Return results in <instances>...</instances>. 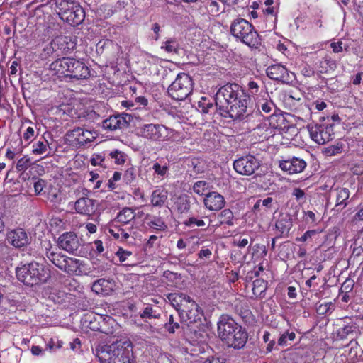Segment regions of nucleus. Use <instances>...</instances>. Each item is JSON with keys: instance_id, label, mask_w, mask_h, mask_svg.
<instances>
[{"instance_id": "f257e3e1", "label": "nucleus", "mask_w": 363, "mask_h": 363, "mask_svg": "<svg viewBox=\"0 0 363 363\" xmlns=\"http://www.w3.org/2000/svg\"><path fill=\"white\" fill-rule=\"evenodd\" d=\"M249 97L237 84H227L216 92L215 103L223 116L251 121L248 110Z\"/></svg>"}, {"instance_id": "f03ea898", "label": "nucleus", "mask_w": 363, "mask_h": 363, "mask_svg": "<svg viewBox=\"0 0 363 363\" xmlns=\"http://www.w3.org/2000/svg\"><path fill=\"white\" fill-rule=\"evenodd\" d=\"M218 337L228 347L242 348L248 338L245 328L228 315H222L217 323Z\"/></svg>"}, {"instance_id": "7ed1b4c3", "label": "nucleus", "mask_w": 363, "mask_h": 363, "mask_svg": "<svg viewBox=\"0 0 363 363\" xmlns=\"http://www.w3.org/2000/svg\"><path fill=\"white\" fill-rule=\"evenodd\" d=\"M101 363H135L132 344L130 341L118 342L97 351Z\"/></svg>"}, {"instance_id": "20e7f679", "label": "nucleus", "mask_w": 363, "mask_h": 363, "mask_svg": "<svg viewBox=\"0 0 363 363\" xmlns=\"http://www.w3.org/2000/svg\"><path fill=\"white\" fill-rule=\"evenodd\" d=\"M50 69L59 77H69L76 79H84L90 75L89 67L72 57L57 59L50 65Z\"/></svg>"}, {"instance_id": "39448f33", "label": "nucleus", "mask_w": 363, "mask_h": 363, "mask_svg": "<svg viewBox=\"0 0 363 363\" xmlns=\"http://www.w3.org/2000/svg\"><path fill=\"white\" fill-rule=\"evenodd\" d=\"M136 213L132 208L125 207L121 210L112 221L108 231L114 238L121 242H127L131 237L133 230V221Z\"/></svg>"}, {"instance_id": "423d86ee", "label": "nucleus", "mask_w": 363, "mask_h": 363, "mask_svg": "<svg viewBox=\"0 0 363 363\" xmlns=\"http://www.w3.org/2000/svg\"><path fill=\"white\" fill-rule=\"evenodd\" d=\"M16 274L21 282L30 286L44 284L50 278V270L43 264L36 262L18 267Z\"/></svg>"}, {"instance_id": "0eeeda50", "label": "nucleus", "mask_w": 363, "mask_h": 363, "mask_svg": "<svg viewBox=\"0 0 363 363\" xmlns=\"http://www.w3.org/2000/svg\"><path fill=\"white\" fill-rule=\"evenodd\" d=\"M230 32L236 38L252 48H257L260 43L258 33L253 26L243 18L235 20L230 26Z\"/></svg>"}, {"instance_id": "6e6552de", "label": "nucleus", "mask_w": 363, "mask_h": 363, "mask_svg": "<svg viewBox=\"0 0 363 363\" xmlns=\"http://www.w3.org/2000/svg\"><path fill=\"white\" fill-rule=\"evenodd\" d=\"M193 82L190 76L186 73L177 74L174 81L168 87V94L177 101H183L191 93Z\"/></svg>"}, {"instance_id": "1a4fd4ad", "label": "nucleus", "mask_w": 363, "mask_h": 363, "mask_svg": "<svg viewBox=\"0 0 363 363\" xmlns=\"http://www.w3.org/2000/svg\"><path fill=\"white\" fill-rule=\"evenodd\" d=\"M61 18L72 26L79 25L85 18V12L79 3L62 0L60 4Z\"/></svg>"}, {"instance_id": "9d476101", "label": "nucleus", "mask_w": 363, "mask_h": 363, "mask_svg": "<svg viewBox=\"0 0 363 363\" xmlns=\"http://www.w3.org/2000/svg\"><path fill=\"white\" fill-rule=\"evenodd\" d=\"M97 133L82 127H77L67 133V143L75 148H82L89 145L96 138Z\"/></svg>"}, {"instance_id": "9b49d317", "label": "nucleus", "mask_w": 363, "mask_h": 363, "mask_svg": "<svg viewBox=\"0 0 363 363\" xmlns=\"http://www.w3.org/2000/svg\"><path fill=\"white\" fill-rule=\"evenodd\" d=\"M308 130L311 138L318 145H323L333 138V125H308Z\"/></svg>"}, {"instance_id": "f8f14e48", "label": "nucleus", "mask_w": 363, "mask_h": 363, "mask_svg": "<svg viewBox=\"0 0 363 363\" xmlns=\"http://www.w3.org/2000/svg\"><path fill=\"white\" fill-rule=\"evenodd\" d=\"M259 165V162L255 157L248 155L235 160L233 168L240 174L250 176L255 172Z\"/></svg>"}, {"instance_id": "ddd939ff", "label": "nucleus", "mask_w": 363, "mask_h": 363, "mask_svg": "<svg viewBox=\"0 0 363 363\" xmlns=\"http://www.w3.org/2000/svg\"><path fill=\"white\" fill-rule=\"evenodd\" d=\"M142 137L154 141H162L168 137V129L163 125L145 124L140 128Z\"/></svg>"}, {"instance_id": "4468645a", "label": "nucleus", "mask_w": 363, "mask_h": 363, "mask_svg": "<svg viewBox=\"0 0 363 363\" xmlns=\"http://www.w3.org/2000/svg\"><path fill=\"white\" fill-rule=\"evenodd\" d=\"M306 162L298 157H288L279 161V167L289 174H294L302 172L306 167Z\"/></svg>"}, {"instance_id": "2eb2a0df", "label": "nucleus", "mask_w": 363, "mask_h": 363, "mask_svg": "<svg viewBox=\"0 0 363 363\" xmlns=\"http://www.w3.org/2000/svg\"><path fill=\"white\" fill-rule=\"evenodd\" d=\"M267 93H264L261 97L256 99L257 110H254L250 113L251 121H261L264 117L261 114V111L265 113H270L274 108V104L270 99H268Z\"/></svg>"}, {"instance_id": "dca6fc26", "label": "nucleus", "mask_w": 363, "mask_h": 363, "mask_svg": "<svg viewBox=\"0 0 363 363\" xmlns=\"http://www.w3.org/2000/svg\"><path fill=\"white\" fill-rule=\"evenodd\" d=\"M267 75L273 80L289 83L294 78V74L289 72L286 67L280 64H275L267 69Z\"/></svg>"}, {"instance_id": "f3484780", "label": "nucleus", "mask_w": 363, "mask_h": 363, "mask_svg": "<svg viewBox=\"0 0 363 363\" xmlns=\"http://www.w3.org/2000/svg\"><path fill=\"white\" fill-rule=\"evenodd\" d=\"M58 245L69 253H74L80 247L81 241L75 233L67 232L59 237Z\"/></svg>"}, {"instance_id": "a211bd4d", "label": "nucleus", "mask_w": 363, "mask_h": 363, "mask_svg": "<svg viewBox=\"0 0 363 363\" xmlns=\"http://www.w3.org/2000/svg\"><path fill=\"white\" fill-rule=\"evenodd\" d=\"M7 242L15 248H21L30 242L27 233L22 228L9 230L6 233Z\"/></svg>"}, {"instance_id": "6ab92c4d", "label": "nucleus", "mask_w": 363, "mask_h": 363, "mask_svg": "<svg viewBox=\"0 0 363 363\" xmlns=\"http://www.w3.org/2000/svg\"><path fill=\"white\" fill-rule=\"evenodd\" d=\"M203 315V311L192 299L188 306L180 312L179 317L183 321L189 324L200 320Z\"/></svg>"}, {"instance_id": "aec40b11", "label": "nucleus", "mask_w": 363, "mask_h": 363, "mask_svg": "<svg viewBox=\"0 0 363 363\" xmlns=\"http://www.w3.org/2000/svg\"><path fill=\"white\" fill-rule=\"evenodd\" d=\"M74 207L77 213L91 216L96 211V201L88 196H82L74 202Z\"/></svg>"}, {"instance_id": "412c9836", "label": "nucleus", "mask_w": 363, "mask_h": 363, "mask_svg": "<svg viewBox=\"0 0 363 363\" xmlns=\"http://www.w3.org/2000/svg\"><path fill=\"white\" fill-rule=\"evenodd\" d=\"M225 198L216 191L208 192L203 198V205L209 211H219L225 206Z\"/></svg>"}, {"instance_id": "4be33fe9", "label": "nucleus", "mask_w": 363, "mask_h": 363, "mask_svg": "<svg viewBox=\"0 0 363 363\" xmlns=\"http://www.w3.org/2000/svg\"><path fill=\"white\" fill-rule=\"evenodd\" d=\"M131 116L130 115H118L113 116L106 119L103 122V127L104 129L113 131L118 129H122L127 127L128 123L130 121Z\"/></svg>"}, {"instance_id": "5701e85b", "label": "nucleus", "mask_w": 363, "mask_h": 363, "mask_svg": "<svg viewBox=\"0 0 363 363\" xmlns=\"http://www.w3.org/2000/svg\"><path fill=\"white\" fill-rule=\"evenodd\" d=\"M167 299L178 311L179 315H180V312L182 311L184 308H186L192 301V298L189 296L182 292L168 294L167 295Z\"/></svg>"}, {"instance_id": "b1692460", "label": "nucleus", "mask_w": 363, "mask_h": 363, "mask_svg": "<svg viewBox=\"0 0 363 363\" xmlns=\"http://www.w3.org/2000/svg\"><path fill=\"white\" fill-rule=\"evenodd\" d=\"M69 274L82 275L86 274V265L84 261L77 259L76 258H67L65 269L63 270Z\"/></svg>"}, {"instance_id": "393cba45", "label": "nucleus", "mask_w": 363, "mask_h": 363, "mask_svg": "<svg viewBox=\"0 0 363 363\" xmlns=\"http://www.w3.org/2000/svg\"><path fill=\"white\" fill-rule=\"evenodd\" d=\"M115 284L113 281L105 279H99L94 281L91 289L97 294L103 296L109 295L113 290Z\"/></svg>"}, {"instance_id": "a878e982", "label": "nucleus", "mask_w": 363, "mask_h": 363, "mask_svg": "<svg viewBox=\"0 0 363 363\" xmlns=\"http://www.w3.org/2000/svg\"><path fill=\"white\" fill-rule=\"evenodd\" d=\"M275 226L281 234H288L293 226L292 216L288 213H281Z\"/></svg>"}, {"instance_id": "bb28decb", "label": "nucleus", "mask_w": 363, "mask_h": 363, "mask_svg": "<svg viewBox=\"0 0 363 363\" xmlns=\"http://www.w3.org/2000/svg\"><path fill=\"white\" fill-rule=\"evenodd\" d=\"M173 208L179 213H187L190 209V197L186 194H182L173 199Z\"/></svg>"}, {"instance_id": "cd10ccee", "label": "nucleus", "mask_w": 363, "mask_h": 363, "mask_svg": "<svg viewBox=\"0 0 363 363\" xmlns=\"http://www.w3.org/2000/svg\"><path fill=\"white\" fill-rule=\"evenodd\" d=\"M168 197V192L164 188L160 187L154 190L151 194V203L154 206H162Z\"/></svg>"}, {"instance_id": "c85d7f7f", "label": "nucleus", "mask_w": 363, "mask_h": 363, "mask_svg": "<svg viewBox=\"0 0 363 363\" xmlns=\"http://www.w3.org/2000/svg\"><path fill=\"white\" fill-rule=\"evenodd\" d=\"M350 191L346 188H341L337 190L335 208L337 211L345 208L347 205V200L350 197Z\"/></svg>"}, {"instance_id": "c756f323", "label": "nucleus", "mask_w": 363, "mask_h": 363, "mask_svg": "<svg viewBox=\"0 0 363 363\" xmlns=\"http://www.w3.org/2000/svg\"><path fill=\"white\" fill-rule=\"evenodd\" d=\"M147 224L148 227L155 231H165L167 229V225L164 219L160 216H150L147 218Z\"/></svg>"}, {"instance_id": "7c9ffc66", "label": "nucleus", "mask_w": 363, "mask_h": 363, "mask_svg": "<svg viewBox=\"0 0 363 363\" xmlns=\"http://www.w3.org/2000/svg\"><path fill=\"white\" fill-rule=\"evenodd\" d=\"M47 257L57 267L60 269L61 270H64L65 269L66 262L68 257L62 255L60 253H57L54 252H47Z\"/></svg>"}, {"instance_id": "2f4dec72", "label": "nucleus", "mask_w": 363, "mask_h": 363, "mask_svg": "<svg viewBox=\"0 0 363 363\" xmlns=\"http://www.w3.org/2000/svg\"><path fill=\"white\" fill-rule=\"evenodd\" d=\"M337 67L336 62L329 57H325L320 60L318 70L320 73H328L335 69Z\"/></svg>"}, {"instance_id": "473e14b6", "label": "nucleus", "mask_w": 363, "mask_h": 363, "mask_svg": "<svg viewBox=\"0 0 363 363\" xmlns=\"http://www.w3.org/2000/svg\"><path fill=\"white\" fill-rule=\"evenodd\" d=\"M218 218L219 220L218 224L216 226H220L223 224H226L229 226L233 225V218L234 215L231 210L230 209H224L223 210L218 216Z\"/></svg>"}, {"instance_id": "72a5a7b5", "label": "nucleus", "mask_w": 363, "mask_h": 363, "mask_svg": "<svg viewBox=\"0 0 363 363\" xmlns=\"http://www.w3.org/2000/svg\"><path fill=\"white\" fill-rule=\"evenodd\" d=\"M267 289V282L262 279H257L253 281L252 292L256 297L262 298Z\"/></svg>"}, {"instance_id": "f704fd0d", "label": "nucleus", "mask_w": 363, "mask_h": 363, "mask_svg": "<svg viewBox=\"0 0 363 363\" xmlns=\"http://www.w3.org/2000/svg\"><path fill=\"white\" fill-rule=\"evenodd\" d=\"M357 328L355 323L352 322L349 323L338 330L337 335L341 339L347 338L350 335L354 333L357 330Z\"/></svg>"}, {"instance_id": "c9c22d12", "label": "nucleus", "mask_w": 363, "mask_h": 363, "mask_svg": "<svg viewBox=\"0 0 363 363\" xmlns=\"http://www.w3.org/2000/svg\"><path fill=\"white\" fill-rule=\"evenodd\" d=\"M161 49L169 53H176L179 49V43L176 39L169 38L162 43Z\"/></svg>"}, {"instance_id": "e433bc0d", "label": "nucleus", "mask_w": 363, "mask_h": 363, "mask_svg": "<svg viewBox=\"0 0 363 363\" xmlns=\"http://www.w3.org/2000/svg\"><path fill=\"white\" fill-rule=\"evenodd\" d=\"M108 157L114 160L116 164H123L127 160V155L123 152L115 150L108 154Z\"/></svg>"}, {"instance_id": "4c0bfd02", "label": "nucleus", "mask_w": 363, "mask_h": 363, "mask_svg": "<svg viewBox=\"0 0 363 363\" xmlns=\"http://www.w3.org/2000/svg\"><path fill=\"white\" fill-rule=\"evenodd\" d=\"M152 169L154 174L161 179H163L169 172V167L166 164L162 165L159 162L154 163Z\"/></svg>"}, {"instance_id": "58836bf2", "label": "nucleus", "mask_w": 363, "mask_h": 363, "mask_svg": "<svg viewBox=\"0 0 363 363\" xmlns=\"http://www.w3.org/2000/svg\"><path fill=\"white\" fill-rule=\"evenodd\" d=\"M48 147V143L45 141H38L33 145V153L34 155H43L45 154Z\"/></svg>"}, {"instance_id": "ea45409f", "label": "nucleus", "mask_w": 363, "mask_h": 363, "mask_svg": "<svg viewBox=\"0 0 363 363\" xmlns=\"http://www.w3.org/2000/svg\"><path fill=\"white\" fill-rule=\"evenodd\" d=\"M140 317L143 319L160 318V313L156 310H155L152 306H147L143 309V312L140 313Z\"/></svg>"}, {"instance_id": "a19ab883", "label": "nucleus", "mask_w": 363, "mask_h": 363, "mask_svg": "<svg viewBox=\"0 0 363 363\" xmlns=\"http://www.w3.org/2000/svg\"><path fill=\"white\" fill-rule=\"evenodd\" d=\"M13 250L4 243H0V259L4 261L11 259Z\"/></svg>"}, {"instance_id": "79ce46f5", "label": "nucleus", "mask_w": 363, "mask_h": 363, "mask_svg": "<svg viewBox=\"0 0 363 363\" xmlns=\"http://www.w3.org/2000/svg\"><path fill=\"white\" fill-rule=\"evenodd\" d=\"M180 328V325L174 318L172 315H170L168 318L167 322L164 325V328L169 333H174L176 330Z\"/></svg>"}, {"instance_id": "37998d69", "label": "nucleus", "mask_w": 363, "mask_h": 363, "mask_svg": "<svg viewBox=\"0 0 363 363\" xmlns=\"http://www.w3.org/2000/svg\"><path fill=\"white\" fill-rule=\"evenodd\" d=\"M208 184L206 181H198L194 183L193 186L194 191L198 195H203L204 192L208 189Z\"/></svg>"}, {"instance_id": "c03bdc74", "label": "nucleus", "mask_w": 363, "mask_h": 363, "mask_svg": "<svg viewBox=\"0 0 363 363\" xmlns=\"http://www.w3.org/2000/svg\"><path fill=\"white\" fill-rule=\"evenodd\" d=\"M213 106V104L205 97H202L198 103V107L203 113L209 112L210 109Z\"/></svg>"}, {"instance_id": "a18cd8bd", "label": "nucleus", "mask_w": 363, "mask_h": 363, "mask_svg": "<svg viewBox=\"0 0 363 363\" xmlns=\"http://www.w3.org/2000/svg\"><path fill=\"white\" fill-rule=\"evenodd\" d=\"M207 10L212 16H218L220 13V6L216 0H210L206 6Z\"/></svg>"}, {"instance_id": "49530a36", "label": "nucleus", "mask_w": 363, "mask_h": 363, "mask_svg": "<svg viewBox=\"0 0 363 363\" xmlns=\"http://www.w3.org/2000/svg\"><path fill=\"white\" fill-rule=\"evenodd\" d=\"M296 337V335L294 332H286L283 333L278 340V344L281 346H286L287 341H293Z\"/></svg>"}, {"instance_id": "de8ad7c7", "label": "nucleus", "mask_w": 363, "mask_h": 363, "mask_svg": "<svg viewBox=\"0 0 363 363\" xmlns=\"http://www.w3.org/2000/svg\"><path fill=\"white\" fill-rule=\"evenodd\" d=\"M202 363H228V362L223 356L215 354L208 356Z\"/></svg>"}, {"instance_id": "09e8293b", "label": "nucleus", "mask_w": 363, "mask_h": 363, "mask_svg": "<svg viewBox=\"0 0 363 363\" xmlns=\"http://www.w3.org/2000/svg\"><path fill=\"white\" fill-rule=\"evenodd\" d=\"M342 145L340 143H337L334 145L329 146L325 150V152L327 155L333 156L337 155L342 152Z\"/></svg>"}, {"instance_id": "8fccbe9b", "label": "nucleus", "mask_w": 363, "mask_h": 363, "mask_svg": "<svg viewBox=\"0 0 363 363\" xmlns=\"http://www.w3.org/2000/svg\"><path fill=\"white\" fill-rule=\"evenodd\" d=\"M322 231H323L322 230H307L306 232L304 233V234L301 237L297 238L296 240L297 242H303L307 241L308 239L312 238L317 234L321 233Z\"/></svg>"}, {"instance_id": "3c124183", "label": "nucleus", "mask_w": 363, "mask_h": 363, "mask_svg": "<svg viewBox=\"0 0 363 363\" xmlns=\"http://www.w3.org/2000/svg\"><path fill=\"white\" fill-rule=\"evenodd\" d=\"M30 163V158L24 156L23 157L18 160L16 164V169L18 172H23L28 169Z\"/></svg>"}, {"instance_id": "603ef678", "label": "nucleus", "mask_w": 363, "mask_h": 363, "mask_svg": "<svg viewBox=\"0 0 363 363\" xmlns=\"http://www.w3.org/2000/svg\"><path fill=\"white\" fill-rule=\"evenodd\" d=\"M333 307V304L331 302L325 303L320 304L316 308L317 313L320 315L326 314Z\"/></svg>"}, {"instance_id": "864d4df0", "label": "nucleus", "mask_w": 363, "mask_h": 363, "mask_svg": "<svg viewBox=\"0 0 363 363\" xmlns=\"http://www.w3.org/2000/svg\"><path fill=\"white\" fill-rule=\"evenodd\" d=\"M185 225L189 227H191L192 225H196L198 227H203L206 224L203 220L197 219L195 217H191L187 220L185 221Z\"/></svg>"}, {"instance_id": "5fc2aeb1", "label": "nucleus", "mask_w": 363, "mask_h": 363, "mask_svg": "<svg viewBox=\"0 0 363 363\" xmlns=\"http://www.w3.org/2000/svg\"><path fill=\"white\" fill-rule=\"evenodd\" d=\"M91 164L94 166H105L104 157L101 155H94L91 159Z\"/></svg>"}, {"instance_id": "6e6d98bb", "label": "nucleus", "mask_w": 363, "mask_h": 363, "mask_svg": "<svg viewBox=\"0 0 363 363\" xmlns=\"http://www.w3.org/2000/svg\"><path fill=\"white\" fill-rule=\"evenodd\" d=\"M121 262H125L128 257L132 255L130 251L125 250L123 248H119L116 253Z\"/></svg>"}, {"instance_id": "4d7b16f0", "label": "nucleus", "mask_w": 363, "mask_h": 363, "mask_svg": "<svg viewBox=\"0 0 363 363\" xmlns=\"http://www.w3.org/2000/svg\"><path fill=\"white\" fill-rule=\"evenodd\" d=\"M135 178V171L133 167L126 169L124 174V179L127 183H131Z\"/></svg>"}, {"instance_id": "13d9d810", "label": "nucleus", "mask_w": 363, "mask_h": 363, "mask_svg": "<svg viewBox=\"0 0 363 363\" xmlns=\"http://www.w3.org/2000/svg\"><path fill=\"white\" fill-rule=\"evenodd\" d=\"M46 182L41 179H38V180L34 183V190L35 194H42L44 188L45 187Z\"/></svg>"}, {"instance_id": "bf43d9fd", "label": "nucleus", "mask_w": 363, "mask_h": 363, "mask_svg": "<svg viewBox=\"0 0 363 363\" xmlns=\"http://www.w3.org/2000/svg\"><path fill=\"white\" fill-rule=\"evenodd\" d=\"M159 244V238L157 236L152 235L150 236L145 244V249H152Z\"/></svg>"}, {"instance_id": "052dcab7", "label": "nucleus", "mask_w": 363, "mask_h": 363, "mask_svg": "<svg viewBox=\"0 0 363 363\" xmlns=\"http://www.w3.org/2000/svg\"><path fill=\"white\" fill-rule=\"evenodd\" d=\"M35 137V130L33 127H28L23 133V138L25 141H31Z\"/></svg>"}, {"instance_id": "680f3d73", "label": "nucleus", "mask_w": 363, "mask_h": 363, "mask_svg": "<svg viewBox=\"0 0 363 363\" xmlns=\"http://www.w3.org/2000/svg\"><path fill=\"white\" fill-rule=\"evenodd\" d=\"M304 218L306 223H315L317 221L315 214L311 211H304Z\"/></svg>"}, {"instance_id": "e2e57ef3", "label": "nucleus", "mask_w": 363, "mask_h": 363, "mask_svg": "<svg viewBox=\"0 0 363 363\" xmlns=\"http://www.w3.org/2000/svg\"><path fill=\"white\" fill-rule=\"evenodd\" d=\"M121 173L115 172L113 177L108 180V189H113L115 188V182L120 180Z\"/></svg>"}, {"instance_id": "0e129e2a", "label": "nucleus", "mask_w": 363, "mask_h": 363, "mask_svg": "<svg viewBox=\"0 0 363 363\" xmlns=\"http://www.w3.org/2000/svg\"><path fill=\"white\" fill-rule=\"evenodd\" d=\"M343 43L342 41L338 40L337 42H333L330 44V47L335 53H339L343 51Z\"/></svg>"}, {"instance_id": "69168bd1", "label": "nucleus", "mask_w": 363, "mask_h": 363, "mask_svg": "<svg viewBox=\"0 0 363 363\" xmlns=\"http://www.w3.org/2000/svg\"><path fill=\"white\" fill-rule=\"evenodd\" d=\"M292 195L294 196H295V198L297 199V200H300L301 199H303L305 196V193H304V191L299 189V188H295L294 190H293V193H292Z\"/></svg>"}, {"instance_id": "338daca9", "label": "nucleus", "mask_w": 363, "mask_h": 363, "mask_svg": "<svg viewBox=\"0 0 363 363\" xmlns=\"http://www.w3.org/2000/svg\"><path fill=\"white\" fill-rule=\"evenodd\" d=\"M248 88L251 92V94H256L259 91V86L257 82L254 81H250L248 83Z\"/></svg>"}, {"instance_id": "774afa93", "label": "nucleus", "mask_w": 363, "mask_h": 363, "mask_svg": "<svg viewBox=\"0 0 363 363\" xmlns=\"http://www.w3.org/2000/svg\"><path fill=\"white\" fill-rule=\"evenodd\" d=\"M363 78V72H359L352 79V83L354 85H359L361 84Z\"/></svg>"}]
</instances>
